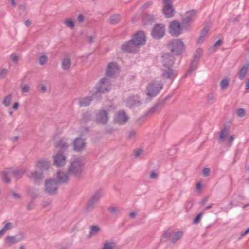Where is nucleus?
Returning <instances> with one entry per match:
<instances>
[{
  "label": "nucleus",
  "mask_w": 249,
  "mask_h": 249,
  "mask_svg": "<svg viewBox=\"0 0 249 249\" xmlns=\"http://www.w3.org/2000/svg\"><path fill=\"white\" fill-rule=\"evenodd\" d=\"M146 42L145 35L143 32H139L133 37L131 40L122 45V50L129 52H135L137 47L145 44Z\"/></svg>",
  "instance_id": "obj_1"
},
{
  "label": "nucleus",
  "mask_w": 249,
  "mask_h": 249,
  "mask_svg": "<svg viewBox=\"0 0 249 249\" xmlns=\"http://www.w3.org/2000/svg\"><path fill=\"white\" fill-rule=\"evenodd\" d=\"M84 168V163L81 159L75 158L69 162L68 172L75 177H79L82 173Z\"/></svg>",
  "instance_id": "obj_2"
},
{
  "label": "nucleus",
  "mask_w": 249,
  "mask_h": 249,
  "mask_svg": "<svg viewBox=\"0 0 249 249\" xmlns=\"http://www.w3.org/2000/svg\"><path fill=\"white\" fill-rule=\"evenodd\" d=\"M163 85L160 82L155 80L149 83L146 87L147 95L150 97H155L162 89Z\"/></svg>",
  "instance_id": "obj_3"
},
{
  "label": "nucleus",
  "mask_w": 249,
  "mask_h": 249,
  "mask_svg": "<svg viewBox=\"0 0 249 249\" xmlns=\"http://www.w3.org/2000/svg\"><path fill=\"white\" fill-rule=\"evenodd\" d=\"M113 107L110 105L107 110L104 109L99 111L96 114L95 121L99 124H106L108 121V112Z\"/></svg>",
  "instance_id": "obj_4"
},
{
  "label": "nucleus",
  "mask_w": 249,
  "mask_h": 249,
  "mask_svg": "<svg viewBox=\"0 0 249 249\" xmlns=\"http://www.w3.org/2000/svg\"><path fill=\"white\" fill-rule=\"evenodd\" d=\"M169 49L175 54L178 55L181 53L184 50V45L183 42L178 39L172 41L168 45Z\"/></svg>",
  "instance_id": "obj_5"
},
{
  "label": "nucleus",
  "mask_w": 249,
  "mask_h": 249,
  "mask_svg": "<svg viewBox=\"0 0 249 249\" xmlns=\"http://www.w3.org/2000/svg\"><path fill=\"white\" fill-rule=\"evenodd\" d=\"M96 89L98 92L106 93L110 90V84L107 78L101 79L96 84Z\"/></svg>",
  "instance_id": "obj_6"
},
{
  "label": "nucleus",
  "mask_w": 249,
  "mask_h": 249,
  "mask_svg": "<svg viewBox=\"0 0 249 249\" xmlns=\"http://www.w3.org/2000/svg\"><path fill=\"white\" fill-rule=\"evenodd\" d=\"M53 165L57 167L64 166L67 162L66 156L61 152H58L53 156Z\"/></svg>",
  "instance_id": "obj_7"
},
{
  "label": "nucleus",
  "mask_w": 249,
  "mask_h": 249,
  "mask_svg": "<svg viewBox=\"0 0 249 249\" xmlns=\"http://www.w3.org/2000/svg\"><path fill=\"white\" fill-rule=\"evenodd\" d=\"M45 191L49 194H54L57 192V182L52 179H48L45 182Z\"/></svg>",
  "instance_id": "obj_8"
},
{
  "label": "nucleus",
  "mask_w": 249,
  "mask_h": 249,
  "mask_svg": "<svg viewBox=\"0 0 249 249\" xmlns=\"http://www.w3.org/2000/svg\"><path fill=\"white\" fill-rule=\"evenodd\" d=\"M165 33V27L163 25L158 24L156 25L151 33L153 37L156 39H159L162 38Z\"/></svg>",
  "instance_id": "obj_9"
},
{
  "label": "nucleus",
  "mask_w": 249,
  "mask_h": 249,
  "mask_svg": "<svg viewBox=\"0 0 249 249\" xmlns=\"http://www.w3.org/2000/svg\"><path fill=\"white\" fill-rule=\"evenodd\" d=\"M120 69L116 63H109L106 68V74L109 77H113L118 75Z\"/></svg>",
  "instance_id": "obj_10"
},
{
  "label": "nucleus",
  "mask_w": 249,
  "mask_h": 249,
  "mask_svg": "<svg viewBox=\"0 0 249 249\" xmlns=\"http://www.w3.org/2000/svg\"><path fill=\"white\" fill-rule=\"evenodd\" d=\"M182 27L177 21L171 22L169 26V32L172 36H178L181 33Z\"/></svg>",
  "instance_id": "obj_11"
},
{
  "label": "nucleus",
  "mask_w": 249,
  "mask_h": 249,
  "mask_svg": "<svg viewBox=\"0 0 249 249\" xmlns=\"http://www.w3.org/2000/svg\"><path fill=\"white\" fill-rule=\"evenodd\" d=\"M50 166V163L48 160L45 159L38 160L35 165V169L38 170L41 172L45 170H48Z\"/></svg>",
  "instance_id": "obj_12"
},
{
  "label": "nucleus",
  "mask_w": 249,
  "mask_h": 249,
  "mask_svg": "<svg viewBox=\"0 0 249 249\" xmlns=\"http://www.w3.org/2000/svg\"><path fill=\"white\" fill-rule=\"evenodd\" d=\"M86 146L85 140L81 138H76L73 142V150L76 152H80L83 150Z\"/></svg>",
  "instance_id": "obj_13"
},
{
  "label": "nucleus",
  "mask_w": 249,
  "mask_h": 249,
  "mask_svg": "<svg viewBox=\"0 0 249 249\" xmlns=\"http://www.w3.org/2000/svg\"><path fill=\"white\" fill-rule=\"evenodd\" d=\"M67 172L59 170L57 172L56 174V182L57 183H64L68 182L69 176Z\"/></svg>",
  "instance_id": "obj_14"
},
{
  "label": "nucleus",
  "mask_w": 249,
  "mask_h": 249,
  "mask_svg": "<svg viewBox=\"0 0 249 249\" xmlns=\"http://www.w3.org/2000/svg\"><path fill=\"white\" fill-rule=\"evenodd\" d=\"M38 170L31 172L28 175L30 179L35 183H37L42 180L43 178V173L42 172H39Z\"/></svg>",
  "instance_id": "obj_15"
},
{
  "label": "nucleus",
  "mask_w": 249,
  "mask_h": 249,
  "mask_svg": "<svg viewBox=\"0 0 249 249\" xmlns=\"http://www.w3.org/2000/svg\"><path fill=\"white\" fill-rule=\"evenodd\" d=\"M128 117L124 111L117 112L114 117V121L119 124H123L128 120Z\"/></svg>",
  "instance_id": "obj_16"
},
{
  "label": "nucleus",
  "mask_w": 249,
  "mask_h": 249,
  "mask_svg": "<svg viewBox=\"0 0 249 249\" xmlns=\"http://www.w3.org/2000/svg\"><path fill=\"white\" fill-rule=\"evenodd\" d=\"M163 12L166 17L169 18L173 16L175 13V10L174 9L172 5L167 4L165 5L163 7Z\"/></svg>",
  "instance_id": "obj_17"
},
{
  "label": "nucleus",
  "mask_w": 249,
  "mask_h": 249,
  "mask_svg": "<svg viewBox=\"0 0 249 249\" xmlns=\"http://www.w3.org/2000/svg\"><path fill=\"white\" fill-rule=\"evenodd\" d=\"M71 62L69 56H65L62 60L61 67L64 70H69L71 66Z\"/></svg>",
  "instance_id": "obj_18"
},
{
  "label": "nucleus",
  "mask_w": 249,
  "mask_h": 249,
  "mask_svg": "<svg viewBox=\"0 0 249 249\" xmlns=\"http://www.w3.org/2000/svg\"><path fill=\"white\" fill-rule=\"evenodd\" d=\"M196 12L194 10L189 11L186 12L185 17L183 18L184 23H188L191 21L195 17Z\"/></svg>",
  "instance_id": "obj_19"
},
{
  "label": "nucleus",
  "mask_w": 249,
  "mask_h": 249,
  "mask_svg": "<svg viewBox=\"0 0 249 249\" xmlns=\"http://www.w3.org/2000/svg\"><path fill=\"white\" fill-rule=\"evenodd\" d=\"M21 240V239H18L15 236H7L5 238V245L7 246H10Z\"/></svg>",
  "instance_id": "obj_20"
},
{
  "label": "nucleus",
  "mask_w": 249,
  "mask_h": 249,
  "mask_svg": "<svg viewBox=\"0 0 249 249\" xmlns=\"http://www.w3.org/2000/svg\"><path fill=\"white\" fill-rule=\"evenodd\" d=\"M249 68V65H248L247 66H244L242 67L240 71L238 72V75H239V78L242 80L246 76L248 69Z\"/></svg>",
  "instance_id": "obj_21"
},
{
  "label": "nucleus",
  "mask_w": 249,
  "mask_h": 249,
  "mask_svg": "<svg viewBox=\"0 0 249 249\" xmlns=\"http://www.w3.org/2000/svg\"><path fill=\"white\" fill-rule=\"evenodd\" d=\"M63 23L66 27L71 30H73L75 27V21L71 18L66 19Z\"/></svg>",
  "instance_id": "obj_22"
},
{
  "label": "nucleus",
  "mask_w": 249,
  "mask_h": 249,
  "mask_svg": "<svg viewBox=\"0 0 249 249\" xmlns=\"http://www.w3.org/2000/svg\"><path fill=\"white\" fill-rule=\"evenodd\" d=\"M91 101L92 98L91 97H86L80 99L79 105L81 107L87 106L90 103Z\"/></svg>",
  "instance_id": "obj_23"
},
{
  "label": "nucleus",
  "mask_w": 249,
  "mask_h": 249,
  "mask_svg": "<svg viewBox=\"0 0 249 249\" xmlns=\"http://www.w3.org/2000/svg\"><path fill=\"white\" fill-rule=\"evenodd\" d=\"M12 100V95L11 94H8L4 97L2 104L5 107H8L11 105Z\"/></svg>",
  "instance_id": "obj_24"
},
{
  "label": "nucleus",
  "mask_w": 249,
  "mask_h": 249,
  "mask_svg": "<svg viewBox=\"0 0 249 249\" xmlns=\"http://www.w3.org/2000/svg\"><path fill=\"white\" fill-rule=\"evenodd\" d=\"M210 29V27L208 26H205L204 29L201 31L200 35V37L199 39V41H202L203 39L205 38L206 36H207L208 33L209 32Z\"/></svg>",
  "instance_id": "obj_25"
},
{
  "label": "nucleus",
  "mask_w": 249,
  "mask_h": 249,
  "mask_svg": "<svg viewBox=\"0 0 249 249\" xmlns=\"http://www.w3.org/2000/svg\"><path fill=\"white\" fill-rule=\"evenodd\" d=\"M120 16L119 15H113L110 17L109 22L112 24H115L119 22Z\"/></svg>",
  "instance_id": "obj_26"
},
{
  "label": "nucleus",
  "mask_w": 249,
  "mask_h": 249,
  "mask_svg": "<svg viewBox=\"0 0 249 249\" xmlns=\"http://www.w3.org/2000/svg\"><path fill=\"white\" fill-rule=\"evenodd\" d=\"M230 80L228 78L222 79L220 83V87L222 89H225L228 88L229 85Z\"/></svg>",
  "instance_id": "obj_27"
},
{
  "label": "nucleus",
  "mask_w": 249,
  "mask_h": 249,
  "mask_svg": "<svg viewBox=\"0 0 249 249\" xmlns=\"http://www.w3.org/2000/svg\"><path fill=\"white\" fill-rule=\"evenodd\" d=\"M56 146L59 148H66L68 146V144L66 140L63 139L57 143Z\"/></svg>",
  "instance_id": "obj_28"
},
{
  "label": "nucleus",
  "mask_w": 249,
  "mask_h": 249,
  "mask_svg": "<svg viewBox=\"0 0 249 249\" xmlns=\"http://www.w3.org/2000/svg\"><path fill=\"white\" fill-rule=\"evenodd\" d=\"M228 134V130L226 128L223 129L221 131L219 137V142H222L227 137Z\"/></svg>",
  "instance_id": "obj_29"
},
{
  "label": "nucleus",
  "mask_w": 249,
  "mask_h": 249,
  "mask_svg": "<svg viewBox=\"0 0 249 249\" xmlns=\"http://www.w3.org/2000/svg\"><path fill=\"white\" fill-rule=\"evenodd\" d=\"M47 61H48V57L45 54L41 55L38 58L39 64L40 65H43L46 64Z\"/></svg>",
  "instance_id": "obj_30"
},
{
  "label": "nucleus",
  "mask_w": 249,
  "mask_h": 249,
  "mask_svg": "<svg viewBox=\"0 0 249 249\" xmlns=\"http://www.w3.org/2000/svg\"><path fill=\"white\" fill-rule=\"evenodd\" d=\"M114 247L115 244L113 242H106L104 243L102 249H113Z\"/></svg>",
  "instance_id": "obj_31"
},
{
  "label": "nucleus",
  "mask_w": 249,
  "mask_h": 249,
  "mask_svg": "<svg viewBox=\"0 0 249 249\" xmlns=\"http://www.w3.org/2000/svg\"><path fill=\"white\" fill-rule=\"evenodd\" d=\"M9 173V171H4L2 173L3 180L5 182L8 183L10 181Z\"/></svg>",
  "instance_id": "obj_32"
},
{
  "label": "nucleus",
  "mask_w": 249,
  "mask_h": 249,
  "mask_svg": "<svg viewBox=\"0 0 249 249\" xmlns=\"http://www.w3.org/2000/svg\"><path fill=\"white\" fill-rule=\"evenodd\" d=\"M183 235V232L181 231L176 233L174 237L172 238V242H176L179 240Z\"/></svg>",
  "instance_id": "obj_33"
},
{
  "label": "nucleus",
  "mask_w": 249,
  "mask_h": 249,
  "mask_svg": "<svg viewBox=\"0 0 249 249\" xmlns=\"http://www.w3.org/2000/svg\"><path fill=\"white\" fill-rule=\"evenodd\" d=\"M39 90L42 93H45L47 91L46 86L43 83H40L37 87Z\"/></svg>",
  "instance_id": "obj_34"
},
{
  "label": "nucleus",
  "mask_w": 249,
  "mask_h": 249,
  "mask_svg": "<svg viewBox=\"0 0 249 249\" xmlns=\"http://www.w3.org/2000/svg\"><path fill=\"white\" fill-rule=\"evenodd\" d=\"M107 210L109 211V212L112 214H117L119 212V210L117 207L113 206L109 207V208H108Z\"/></svg>",
  "instance_id": "obj_35"
},
{
  "label": "nucleus",
  "mask_w": 249,
  "mask_h": 249,
  "mask_svg": "<svg viewBox=\"0 0 249 249\" xmlns=\"http://www.w3.org/2000/svg\"><path fill=\"white\" fill-rule=\"evenodd\" d=\"M22 93H27L30 90V86L28 84H23L21 86Z\"/></svg>",
  "instance_id": "obj_36"
},
{
  "label": "nucleus",
  "mask_w": 249,
  "mask_h": 249,
  "mask_svg": "<svg viewBox=\"0 0 249 249\" xmlns=\"http://www.w3.org/2000/svg\"><path fill=\"white\" fill-rule=\"evenodd\" d=\"M237 115L239 117H243L246 115V111L243 108H240L237 110Z\"/></svg>",
  "instance_id": "obj_37"
},
{
  "label": "nucleus",
  "mask_w": 249,
  "mask_h": 249,
  "mask_svg": "<svg viewBox=\"0 0 249 249\" xmlns=\"http://www.w3.org/2000/svg\"><path fill=\"white\" fill-rule=\"evenodd\" d=\"M10 59L12 62L17 63L19 60V57L15 54H12L10 56Z\"/></svg>",
  "instance_id": "obj_38"
},
{
  "label": "nucleus",
  "mask_w": 249,
  "mask_h": 249,
  "mask_svg": "<svg viewBox=\"0 0 249 249\" xmlns=\"http://www.w3.org/2000/svg\"><path fill=\"white\" fill-rule=\"evenodd\" d=\"M173 74L172 71L171 69L168 68L167 71H164L163 73V76L165 78H170Z\"/></svg>",
  "instance_id": "obj_39"
},
{
  "label": "nucleus",
  "mask_w": 249,
  "mask_h": 249,
  "mask_svg": "<svg viewBox=\"0 0 249 249\" xmlns=\"http://www.w3.org/2000/svg\"><path fill=\"white\" fill-rule=\"evenodd\" d=\"M100 231V228L97 226H92L90 227V232L91 234L97 233Z\"/></svg>",
  "instance_id": "obj_40"
},
{
  "label": "nucleus",
  "mask_w": 249,
  "mask_h": 249,
  "mask_svg": "<svg viewBox=\"0 0 249 249\" xmlns=\"http://www.w3.org/2000/svg\"><path fill=\"white\" fill-rule=\"evenodd\" d=\"M24 172H25V170H23V169L16 172V173H15V174H14L15 178L17 179L20 178L24 174Z\"/></svg>",
  "instance_id": "obj_41"
},
{
  "label": "nucleus",
  "mask_w": 249,
  "mask_h": 249,
  "mask_svg": "<svg viewBox=\"0 0 249 249\" xmlns=\"http://www.w3.org/2000/svg\"><path fill=\"white\" fill-rule=\"evenodd\" d=\"M13 225L11 223H7L4 225L2 229L6 231L7 230L11 229Z\"/></svg>",
  "instance_id": "obj_42"
},
{
  "label": "nucleus",
  "mask_w": 249,
  "mask_h": 249,
  "mask_svg": "<svg viewBox=\"0 0 249 249\" xmlns=\"http://www.w3.org/2000/svg\"><path fill=\"white\" fill-rule=\"evenodd\" d=\"M8 71L7 69H2L0 71V76L1 77H5L8 73Z\"/></svg>",
  "instance_id": "obj_43"
},
{
  "label": "nucleus",
  "mask_w": 249,
  "mask_h": 249,
  "mask_svg": "<svg viewBox=\"0 0 249 249\" xmlns=\"http://www.w3.org/2000/svg\"><path fill=\"white\" fill-rule=\"evenodd\" d=\"M84 15L82 14H79L77 17V20L79 23H82L84 20Z\"/></svg>",
  "instance_id": "obj_44"
},
{
  "label": "nucleus",
  "mask_w": 249,
  "mask_h": 249,
  "mask_svg": "<svg viewBox=\"0 0 249 249\" xmlns=\"http://www.w3.org/2000/svg\"><path fill=\"white\" fill-rule=\"evenodd\" d=\"M19 106H20V104L18 102H15L13 104L12 108L14 110H17L18 109Z\"/></svg>",
  "instance_id": "obj_45"
},
{
  "label": "nucleus",
  "mask_w": 249,
  "mask_h": 249,
  "mask_svg": "<svg viewBox=\"0 0 249 249\" xmlns=\"http://www.w3.org/2000/svg\"><path fill=\"white\" fill-rule=\"evenodd\" d=\"M210 173V169L209 168H205L203 170V174L205 176H208Z\"/></svg>",
  "instance_id": "obj_46"
},
{
  "label": "nucleus",
  "mask_w": 249,
  "mask_h": 249,
  "mask_svg": "<svg viewBox=\"0 0 249 249\" xmlns=\"http://www.w3.org/2000/svg\"><path fill=\"white\" fill-rule=\"evenodd\" d=\"M163 61H164L165 63L168 62V60H169V64H170V65L172 64L173 61H172V59L171 58H168L166 56H164L163 57Z\"/></svg>",
  "instance_id": "obj_47"
},
{
  "label": "nucleus",
  "mask_w": 249,
  "mask_h": 249,
  "mask_svg": "<svg viewBox=\"0 0 249 249\" xmlns=\"http://www.w3.org/2000/svg\"><path fill=\"white\" fill-rule=\"evenodd\" d=\"M99 198V196H95L93 197V198L90 200L89 203V205L91 202H94L97 201Z\"/></svg>",
  "instance_id": "obj_48"
},
{
  "label": "nucleus",
  "mask_w": 249,
  "mask_h": 249,
  "mask_svg": "<svg viewBox=\"0 0 249 249\" xmlns=\"http://www.w3.org/2000/svg\"><path fill=\"white\" fill-rule=\"evenodd\" d=\"M202 213H199V214H198L196 217V218L194 220V222L195 223H197L199 221V220H200V218L201 217V216L202 215Z\"/></svg>",
  "instance_id": "obj_49"
},
{
  "label": "nucleus",
  "mask_w": 249,
  "mask_h": 249,
  "mask_svg": "<svg viewBox=\"0 0 249 249\" xmlns=\"http://www.w3.org/2000/svg\"><path fill=\"white\" fill-rule=\"evenodd\" d=\"M89 117H90V116H89V114H86L83 115V116L82 117V119L84 121H87L88 119L89 118Z\"/></svg>",
  "instance_id": "obj_50"
},
{
  "label": "nucleus",
  "mask_w": 249,
  "mask_h": 249,
  "mask_svg": "<svg viewBox=\"0 0 249 249\" xmlns=\"http://www.w3.org/2000/svg\"><path fill=\"white\" fill-rule=\"evenodd\" d=\"M12 195L13 197L16 199L19 198L21 196L18 193H13Z\"/></svg>",
  "instance_id": "obj_51"
},
{
  "label": "nucleus",
  "mask_w": 249,
  "mask_h": 249,
  "mask_svg": "<svg viewBox=\"0 0 249 249\" xmlns=\"http://www.w3.org/2000/svg\"><path fill=\"white\" fill-rule=\"evenodd\" d=\"M157 176V174L156 172L153 171L150 174V177L152 178H155Z\"/></svg>",
  "instance_id": "obj_52"
},
{
  "label": "nucleus",
  "mask_w": 249,
  "mask_h": 249,
  "mask_svg": "<svg viewBox=\"0 0 249 249\" xmlns=\"http://www.w3.org/2000/svg\"><path fill=\"white\" fill-rule=\"evenodd\" d=\"M234 140V137L233 136H231L229 138V145L231 146V144L232 142H233Z\"/></svg>",
  "instance_id": "obj_53"
},
{
  "label": "nucleus",
  "mask_w": 249,
  "mask_h": 249,
  "mask_svg": "<svg viewBox=\"0 0 249 249\" xmlns=\"http://www.w3.org/2000/svg\"><path fill=\"white\" fill-rule=\"evenodd\" d=\"M245 89H249V79L247 80L246 85H245Z\"/></svg>",
  "instance_id": "obj_54"
},
{
  "label": "nucleus",
  "mask_w": 249,
  "mask_h": 249,
  "mask_svg": "<svg viewBox=\"0 0 249 249\" xmlns=\"http://www.w3.org/2000/svg\"><path fill=\"white\" fill-rule=\"evenodd\" d=\"M172 0H163V3L166 5L171 4Z\"/></svg>",
  "instance_id": "obj_55"
},
{
  "label": "nucleus",
  "mask_w": 249,
  "mask_h": 249,
  "mask_svg": "<svg viewBox=\"0 0 249 249\" xmlns=\"http://www.w3.org/2000/svg\"><path fill=\"white\" fill-rule=\"evenodd\" d=\"M136 215V213L135 212H131L129 214V216L132 218H135Z\"/></svg>",
  "instance_id": "obj_56"
},
{
  "label": "nucleus",
  "mask_w": 249,
  "mask_h": 249,
  "mask_svg": "<svg viewBox=\"0 0 249 249\" xmlns=\"http://www.w3.org/2000/svg\"><path fill=\"white\" fill-rule=\"evenodd\" d=\"M222 44V41L221 40L217 41L214 45L215 47L219 46Z\"/></svg>",
  "instance_id": "obj_57"
},
{
  "label": "nucleus",
  "mask_w": 249,
  "mask_h": 249,
  "mask_svg": "<svg viewBox=\"0 0 249 249\" xmlns=\"http://www.w3.org/2000/svg\"><path fill=\"white\" fill-rule=\"evenodd\" d=\"M202 187V184L200 183H198L196 185V188L198 190L200 189Z\"/></svg>",
  "instance_id": "obj_58"
},
{
  "label": "nucleus",
  "mask_w": 249,
  "mask_h": 249,
  "mask_svg": "<svg viewBox=\"0 0 249 249\" xmlns=\"http://www.w3.org/2000/svg\"><path fill=\"white\" fill-rule=\"evenodd\" d=\"M5 232L6 231L3 229L0 230V237H1L5 233Z\"/></svg>",
  "instance_id": "obj_59"
},
{
  "label": "nucleus",
  "mask_w": 249,
  "mask_h": 249,
  "mask_svg": "<svg viewBox=\"0 0 249 249\" xmlns=\"http://www.w3.org/2000/svg\"><path fill=\"white\" fill-rule=\"evenodd\" d=\"M132 101H133V99H132V100H131V98H130V100H129V101L128 102L127 104H128V105L129 106H130H130H132V105H134V103H131V102H132Z\"/></svg>",
  "instance_id": "obj_60"
},
{
  "label": "nucleus",
  "mask_w": 249,
  "mask_h": 249,
  "mask_svg": "<svg viewBox=\"0 0 249 249\" xmlns=\"http://www.w3.org/2000/svg\"><path fill=\"white\" fill-rule=\"evenodd\" d=\"M248 233H249V227L244 232V233L242 234V236H245V235H246Z\"/></svg>",
  "instance_id": "obj_61"
},
{
  "label": "nucleus",
  "mask_w": 249,
  "mask_h": 249,
  "mask_svg": "<svg viewBox=\"0 0 249 249\" xmlns=\"http://www.w3.org/2000/svg\"><path fill=\"white\" fill-rule=\"evenodd\" d=\"M93 37L92 36H89L88 38V41L89 43H91L92 42L93 40Z\"/></svg>",
  "instance_id": "obj_62"
},
{
  "label": "nucleus",
  "mask_w": 249,
  "mask_h": 249,
  "mask_svg": "<svg viewBox=\"0 0 249 249\" xmlns=\"http://www.w3.org/2000/svg\"><path fill=\"white\" fill-rule=\"evenodd\" d=\"M25 24L27 26H29L31 25V22L30 21L27 20L25 21Z\"/></svg>",
  "instance_id": "obj_63"
},
{
  "label": "nucleus",
  "mask_w": 249,
  "mask_h": 249,
  "mask_svg": "<svg viewBox=\"0 0 249 249\" xmlns=\"http://www.w3.org/2000/svg\"><path fill=\"white\" fill-rule=\"evenodd\" d=\"M11 2L13 6H15L16 4H15L14 0H11Z\"/></svg>",
  "instance_id": "obj_64"
}]
</instances>
